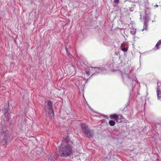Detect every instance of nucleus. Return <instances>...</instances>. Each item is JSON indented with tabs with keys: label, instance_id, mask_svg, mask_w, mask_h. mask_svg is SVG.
Listing matches in <instances>:
<instances>
[{
	"label": "nucleus",
	"instance_id": "f257e3e1",
	"mask_svg": "<svg viewBox=\"0 0 161 161\" xmlns=\"http://www.w3.org/2000/svg\"><path fill=\"white\" fill-rule=\"evenodd\" d=\"M68 142V138H66L58 147L59 152L61 157H67L73 154L72 147L70 144L66 143Z\"/></svg>",
	"mask_w": 161,
	"mask_h": 161
},
{
	"label": "nucleus",
	"instance_id": "f03ea898",
	"mask_svg": "<svg viewBox=\"0 0 161 161\" xmlns=\"http://www.w3.org/2000/svg\"><path fill=\"white\" fill-rule=\"evenodd\" d=\"M81 128L82 132L87 137L91 138L92 137L94 133L93 130L89 129L86 125L82 124L81 125Z\"/></svg>",
	"mask_w": 161,
	"mask_h": 161
},
{
	"label": "nucleus",
	"instance_id": "7ed1b4c3",
	"mask_svg": "<svg viewBox=\"0 0 161 161\" xmlns=\"http://www.w3.org/2000/svg\"><path fill=\"white\" fill-rule=\"evenodd\" d=\"M47 103V104L45 106V111L47 112L48 110L49 114L51 112V114H53L54 112L53 108V103L51 101L48 100Z\"/></svg>",
	"mask_w": 161,
	"mask_h": 161
},
{
	"label": "nucleus",
	"instance_id": "20e7f679",
	"mask_svg": "<svg viewBox=\"0 0 161 161\" xmlns=\"http://www.w3.org/2000/svg\"><path fill=\"white\" fill-rule=\"evenodd\" d=\"M122 75L124 81L130 82L132 81L131 77H130L128 74L125 73H123L122 74Z\"/></svg>",
	"mask_w": 161,
	"mask_h": 161
},
{
	"label": "nucleus",
	"instance_id": "39448f33",
	"mask_svg": "<svg viewBox=\"0 0 161 161\" xmlns=\"http://www.w3.org/2000/svg\"><path fill=\"white\" fill-rule=\"evenodd\" d=\"M4 136V134L3 133L1 132V135L0 136V142H3L4 141L5 143L7 144L10 142V140L8 139L7 140V138H8L7 136H5L4 138H3Z\"/></svg>",
	"mask_w": 161,
	"mask_h": 161
},
{
	"label": "nucleus",
	"instance_id": "423d86ee",
	"mask_svg": "<svg viewBox=\"0 0 161 161\" xmlns=\"http://www.w3.org/2000/svg\"><path fill=\"white\" fill-rule=\"evenodd\" d=\"M91 67L94 68V70L92 69V71H95V72L92 74V75L97 73H100L102 72V70L99 67Z\"/></svg>",
	"mask_w": 161,
	"mask_h": 161
},
{
	"label": "nucleus",
	"instance_id": "0eeeda50",
	"mask_svg": "<svg viewBox=\"0 0 161 161\" xmlns=\"http://www.w3.org/2000/svg\"><path fill=\"white\" fill-rule=\"evenodd\" d=\"M109 117L111 119H114V120L116 121H118L119 119L118 116L116 114H110L109 116Z\"/></svg>",
	"mask_w": 161,
	"mask_h": 161
},
{
	"label": "nucleus",
	"instance_id": "6e6552de",
	"mask_svg": "<svg viewBox=\"0 0 161 161\" xmlns=\"http://www.w3.org/2000/svg\"><path fill=\"white\" fill-rule=\"evenodd\" d=\"M157 96L158 100H161V91L158 88V86H157Z\"/></svg>",
	"mask_w": 161,
	"mask_h": 161
},
{
	"label": "nucleus",
	"instance_id": "1a4fd4ad",
	"mask_svg": "<svg viewBox=\"0 0 161 161\" xmlns=\"http://www.w3.org/2000/svg\"><path fill=\"white\" fill-rule=\"evenodd\" d=\"M8 107L9 104L5 106L4 108L3 109V112L4 114H5L8 112Z\"/></svg>",
	"mask_w": 161,
	"mask_h": 161
},
{
	"label": "nucleus",
	"instance_id": "9d476101",
	"mask_svg": "<svg viewBox=\"0 0 161 161\" xmlns=\"http://www.w3.org/2000/svg\"><path fill=\"white\" fill-rule=\"evenodd\" d=\"M115 122L113 120H110L109 121V125L111 126H113L115 125Z\"/></svg>",
	"mask_w": 161,
	"mask_h": 161
},
{
	"label": "nucleus",
	"instance_id": "9b49d317",
	"mask_svg": "<svg viewBox=\"0 0 161 161\" xmlns=\"http://www.w3.org/2000/svg\"><path fill=\"white\" fill-rule=\"evenodd\" d=\"M144 22H146V23H148V22L149 20V17L147 16V15H145L144 18Z\"/></svg>",
	"mask_w": 161,
	"mask_h": 161
},
{
	"label": "nucleus",
	"instance_id": "f8f14e48",
	"mask_svg": "<svg viewBox=\"0 0 161 161\" xmlns=\"http://www.w3.org/2000/svg\"><path fill=\"white\" fill-rule=\"evenodd\" d=\"M144 25H143V29H142V31H143L144 30H147V26L148 25L147 23H146V22H144Z\"/></svg>",
	"mask_w": 161,
	"mask_h": 161
},
{
	"label": "nucleus",
	"instance_id": "ddd939ff",
	"mask_svg": "<svg viewBox=\"0 0 161 161\" xmlns=\"http://www.w3.org/2000/svg\"><path fill=\"white\" fill-rule=\"evenodd\" d=\"M136 29H135L134 28H132V29H131L130 31V34H131L132 35H134L135 34V33H136Z\"/></svg>",
	"mask_w": 161,
	"mask_h": 161
},
{
	"label": "nucleus",
	"instance_id": "4468645a",
	"mask_svg": "<svg viewBox=\"0 0 161 161\" xmlns=\"http://www.w3.org/2000/svg\"><path fill=\"white\" fill-rule=\"evenodd\" d=\"M161 44V39L159 40L157 43L156 47L157 49H159V47H158V45L160 44Z\"/></svg>",
	"mask_w": 161,
	"mask_h": 161
},
{
	"label": "nucleus",
	"instance_id": "2eb2a0df",
	"mask_svg": "<svg viewBox=\"0 0 161 161\" xmlns=\"http://www.w3.org/2000/svg\"><path fill=\"white\" fill-rule=\"evenodd\" d=\"M114 2L115 3L118 4L119 2V0H114Z\"/></svg>",
	"mask_w": 161,
	"mask_h": 161
},
{
	"label": "nucleus",
	"instance_id": "dca6fc26",
	"mask_svg": "<svg viewBox=\"0 0 161 161\" xmlns=\"http://www.w3.org/2000/svg\"><path fill=\"white\" fill-rule=\"evenodd\" d=\"M122 50L123 51H127V49L125 47L122 48Z\"/></svg>",
	"mask_w": 161,
	"mask_h": 161
},
{
	"label": "nucleus",
	"instance_id": "f3484780",
	"mask_svg": "<svg viewBox=\"0 0 161 161\" xmlns=\"http://www.w3.org/2000/svg\"><path fill=\"white\" fill-rule=\"evenodd\" d=\"M86 74H87V75H88V76L89 75H90V72L89 71H87V70H86Z\"/></svg>",
	"mask_w": 161,
	"mask_h": 161
},
{
	"label": "nucleus",
	"instance_id": "a211bd4d",
	"mask_svg": "<svg viewBox=\"0 0 161 161\" xmlns=\"http://www.w3.org/2000/svg\"><path fill=\"white\" fill-rule=\"evenodd\" d=\"M65 50H66V52H67V53L68 54V48H67V47H65Z\"/></svg>",
	"mask_w": 161,
	"mask_h": 161
},
{
	"label": "nucleus",
	"instance_id": "6ab92c4d",
	"mask_svg": "<svg viewBox=\"0 0 161 161\" xmlns=\"http://www.w3.org/2000/svg\"><path fill=\"white\" fill-rule=\"evenodd\" d=\"M50 160H51V161H55V160L53 159L52 160V159H49L48 160V161H50Z\"/></svg>",
	"mask_w": 161,
	"mask_h": 161
},
{
	"label": "nucleus",
	"instance_id": "aec40b11",
	"mask_svg": "<svg viewBox=\"0 0 161 161\" xmlns=\"http://www.w3.org/2000/svg\"><path fill=\"white\" fill-rule=\"evenodd\" d=\"M154 7H158V5H156L155 6H154Z\"/></svg>",
	"mask_w": 161,
	"mask_h": 161
},
{
	"label": "nucleus",
	"instance_id": "412c9836",
	"mask_svg": "<svg viewBox=\"0 0 161 161\" xmlns=\"http://www.w3.org/2000/svg\"><path fill=\"white\" fill-rule=\"evenodd\" d=\"M37 153H38V154H39V153H38V152H37Z\"/></svg>",
	"mask_w": 161,
	"mask_h": 161
}]
</instances>
